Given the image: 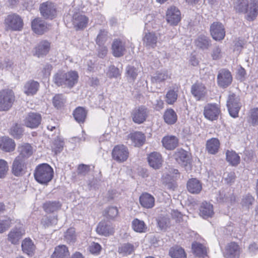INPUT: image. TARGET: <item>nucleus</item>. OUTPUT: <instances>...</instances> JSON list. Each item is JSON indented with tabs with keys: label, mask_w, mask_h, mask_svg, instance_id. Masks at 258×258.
Wrapping results in <instances>:
<instances>
[{
	"label": "nucleus",
	"mask_w": 258,
	"mask_h": 258,
	"mask_svg": "<svg viewBox=\"0 0 258 258\" xmlns=\"http://www.w3.org/2000/svg\"><path fill=\"white\" fill-rule=\"evenodd\" d=\"M9 170L8 162L3 159H0V178H4Z\"/></svg>",
	"instance_id": "59"
},
{
	"label": "nucleus",
	"mask_w": 258,
	"mask_h": 258,
	"mask_svg": "<svg viewBox=\"0 0 258 258\" xmlns=\"http://www.w3.org/2000/svg\"><path fill=\"white\" fill-rule=\"evenodd\" d=\"M50 49V43L47 41H41L36 47L35 53L40 57L46 55Z\"/></svg>",
	"instance_id": "34"
},
{
	"label": "nucleus",
	"mask_w": 258,
	"mask_h": 258,
	"mask_svg": "<svg viewBox=\"0 0 258 258\" xmlns=\"http://www.w3.org/2000/svg\"><path fill=\"white\" fill-rule=\"evenodd\" d=\"M96 231L100 235L108 236L114 233V229L111 223L104 221L98 224Z\"/></svg>",
	"instance_id": "17"
},
{
	"label": "nucleus",
	"mask_w": 258,
	"mask_h": 258,
	"mask_svg": "<svg viewBox=\"0 0 258 258\" xmlns=\"http://www.w3.org/2000/svg\"><path fill=\"white\" fill-rule=\"evenodd\" d=\"M248 253L251 256L258 253V244L255 242L251 243L247 248Z\"/></svg>",
	"instance_id": "62"
},
{
	"label": "nucleus",
	"mask_w": 258,
	"mask_h": 258,
	"mask_svg": "<svg viewBox=\"0 0 258 258\" xmlns=\"http://www.w3.org/2000/svg\"><path fill=\"white\" fill-rule=\"evenodd\" d=\"M220 147V142L217 138H212L207 141L206 149L209 153L215 154L218 152Z\"/></svg>",
	"instance_id": "36"
},
{
	"label": "nucleus",
	"mask_w": 258,
	"mask_h": 258,
	"mask_svg": "<svg viewBox=\"0 0 258 258\" xmlns=\"http://www.w3.org/2000/svg\"><path fill=\"white\" fill-rule=\"evenodd\" d=\"M23 132L21 125L16 123L11 128L10 133L15 139H20L22 136Z\"/></svg>",
	"instance_id": "48"
},
{
	"label": "nucleus",
	"mask_w": 258,
	"mask_h": 258,
	"mask_svg": "<svg viewBox=\"0 0 258 258\" xmlns=\"http://www.w3.org/2000/svg\"><path fill=\"white\" fill-rule=\"evenodd\" d=\"M101 249V247L98 243L92 242L89 247V251L93 254L98 253Z\"/></svg>",
	"instance_id": "64"
},
{
	"label": "nucleus",
	"mask_w": 258,
	"mask_h": 258,
	"mask_svg": "<svg viewBox=\"0 0 258 258\" xmlns=\"http://www.w3.org/2000/svg\"><path fill=\"white\" fill-rule=\"evenodd\" d=\"M118 214V210L116 207H109L104 212L105 216L110 219H114Z\"/></svg>",
	"instance_id": "51"
},
{
	"label": "nucleus",
	"mask_w": 258,
	"mask_h": 258,
	"mask_svg": "<svg viewBox=\"0 0 258 258\" xmlns=\"http://www.w3.org/2000/svg\"><path fill=\"white\" fill-rule=\"evenodd\" d=\"M196 45L198 47L202 49H207L210 45V40L205 36H201L196 41Z\"/></svg>",
	"instance_id": "52"
},
{
	"label": "nucleus",
	"mask_w": 258,
	"mask_h": 258,
	"mask_svg": "<svg viewBox=\"0 0 258 258\" xmlns=\"http://www.w3.org/2000/svg\"><path fill=\"white\" fill-rule=\"evenodd\" d=\"M23 252L29 256H32L35 251V246L30 238H25L21 244Z\"/></svg>",
	"instance_id": "30"
},
{
	"label": "nucleus",
	"mask_w": 258,
	"mask_h": 258,
	"mask_svg": "<svg viewBox=\"0 0 258 258\" xmlns=\"http://www.w3.org/2000/svg\"><path fill=\"white\" fill-rule=\"evenodd\" d=\"M177 94L174 90H169L166 95V101L168 104H173L177 99Z\"/></svg>",
	"instance_id": "54"
},
{
	"label": "nucleus",
	"mask_w": 258,
	"mask_h": 258,
	"mask_svg": "<svg viewBox=\"0 0 258 258\" xmlns=\"http://www.w3.org/2000/svg\"><path fill=\"white\" fill-rule=\"evenodd\" d=\"M173 158L178 164L182 166H187L188 156L187 152L185 151L182 149L178 150L174 154Z\"/></svg>",
	"instance_id": "31"
},
{
	"label": "nucleus",
	"mask_w": 258,
	"mask_h": 258,
	"mask_svg": "<svg viewBox=\"0 0 258 258\" xmlns=\"http://www.w3.org/2000/svg\"><path fill=\"white\" fill-rule=\"evenodd\" d=\"M24 233L18 228L12 229L8 235V240L13 244H17L22 238Z\"/></svg>",
	"instance_id": "29"
},
{
	"label": "nucleus",
	"mask_w": 258,
	"mask_h": 258,
	"mask_svg": "<svg viewBox=\"0 0 258 258\" xmlns=\"http://www.w3.org/2000/svg\"><path fill=\"white\" fill-rule=\"evenodd\" d=\"M253 201L254 198L251 195L248 194L243 197L241 203L243 206L248 207L250 205H252Z\"/></svg>",
	"instance_id": "63"
},
{
	"label": "nucleus",
	"mask_w": 258,
	"mask_h": 258,
	"mask_svg": "<svg viewBox=\"0 0 258 258\" xmlns=\"http://www.w3.org/2000/svg\"><path fill=\"white\" fill-rule=\"evenodd\" d=\"M32 28L33 31L39 35L43 34L49 29L50 26L40 18H36L33 20L31 24Z\"/></svg>",
	"instance_id": "18"
},
{
	"label": "nucleus",
	"mask_w": 258,
	"mask_h": 258,
	"mask_svg": "<svg viewBox=\"0 0 258 258\" xmlns=\"http://www.w3.org/2000/svg\"><path fill=\"white\" fill-rule=\"evenodd\" d=\"M128 154L127 148L123 145L115 146L112 151L113 159L118 162H123L126 161L128 157Z\"/></svg>",
	"instance_id": "8"
},
{
	"label": "nucleus",
	"mask_w": 258,
	"mask_h": 258,
	"mask_svg": "<svg viewBox=\"0 0 258 258\" xmlns=\"http://www.w3.org/2000/svg\"><path fill=\"white\" fill-rule=\"evenodd\" d=\"M36 180L41 183L45 184L51 180L53 176V169L46 163L38 165L34 173Z\"/></svg>",
	"instance_id": "2"
},
{
	"label": "nucleus",
	"mask_w": 258,
	"mask_h": 258,
	"mask_svg": "<svg viewBox=\"0 0 258 258\" xmlns=\"http://www.w3.org/2000/svg\"><path fill=\"white\" fill-rule=\"evenodd\" d=\"M212 38L216 41L223 40L225 36V31L223 24L219 22H214L210 27Z\"/></svg>",
	"instance_id": "11"
},
{
	"label": "nucleus",
	"mask_w": 258,
	"mask_h": 258,
	"mask_svg": "<svg viewBox=\"0 0 258 258\" xmlns=\"http://www.w3.org/2000/svg\"><path fill=\"white\" fill-rule=\"evenodd\" d=\"M126 74L128 79L134 81L138 75L137 70L134 67L128 66L126 69Z\"/></svg>",
	"instance_id": "58"
},
{
	"label": "nucleus",
	"mask_w": 258,
	"mask_h": 258,
	"mask_svg": "<svg viewBox=\"0 0 258 258\" xmlns=\"http://www.w3.org/2000/svg\"><path fill=\"white\" fill-rule=\"evenodd\" d=\"M61 204L58 201H48L43 204V208L47 213H52L60 209Z\"/></svg>",
	"instance_id": "39"
},
{
	"label": "nucleus",
	"mask_w": 258,
	"mask_h": 258,
	"mask_svg": "<svg viewBox=\"0 0 258 258\" xmlns=\"http://www.w3.org/2000/svg\"><path fill=\"white\" fill-rule=\"evenodd\" d=\"M209 248L206 241L195 233V258H209Z\"/></svg>",
	"instance_id": "3"
},
{
	"label": "nucleus",
	"mask_w": 258,
	"mask_h": 258,
	"mask_svg": "<svg viewBox=\"0 0 258 258\" xmlns=\"http://www.w3.org/2000/svg\"><path fill=\"white\" fill-rule=\"evenodd\" d=\"M237 11L246 14L248 20H253L258 14V0H241L236 6Z\"/></svg>",
	"instance_id": "1"
},
{
	"label": "nucleus",
	"mask_w": 258,
	"mask_h": 258,
	"mask_svg": "<svg viewBox=\"0 0 258 258\" xmlns=\"http://www.w3.org/2000/svg\"><path fill=\"white\" fill-rule=\"evenodd\" d=\"M211 57L213 60H218L223 57V52L222 48L219 47H215L211 51Z\"/></svg>",
	"instance_id": "60"
},
{
	"label": "nucleus",
	"mask_w": 258,
	"mask_h": 258,
	"mask_svg": "<svg viewBox=\"0 0 258 258\" xmlns=\"http://www.w3.org/2000/svg\"><path fill=\"white\" fill-rule=\"evenodd\" d=\"M18 151L19 155L17 157L23 159L24 160L30 157L33 153V148L28 143H23L18 147Z\"/></svg>",
	"instance_id": "22"
},
{
	"label": "nucleus",
	"mask_w": 258,
	"mask_h": 258,
	"mask_svg": "<svg viewBox=\"0 0 258 258\" xmlns=\"http://www.w3.org/2000/svg\"><path fill=\"white\" fill-rule=\"evenodd\" d=\"M206 94V88L202 85H198L195 86V97L197 100H202Z\"/></svg>",
	"instance_id": "49"
},
{
	"label": "nucleus",
	"mask_w": 258,
	"mask_h": 258,
	"mask_svg": "<svg viewBox=\"0 0 258 258\" xmlns=\"http://www.w3.org/2000/svg\"><path fill=\"white\" fill-rule=\"evenodd\" d=\"M169 255L172 258H186V255L183 248L180 247H174L170 248Z\"/></svg>",
	"instance_id": "45"
},
{
	"label": "nucleus",
	"mask_w": 258,
	"mask_h": 258,
	"mask_svg": "<svg viewBox=\"0 0 258 258\" xmlns=\"http://www.w3.org/2000/svg\"><path fill=\"white\" fill-rule=\"evenodd\" d=\"M76 234L75 229L70 228L64 233V240L68 243H74L76 240Z\"/></svg>",
	"instance_id": "47"
},
{
	"label": "nucleus",
	"mask_w": 258,
	"mask_h": 258,
	"mask_svg": "<svg viewBox=\"0 0 258 258\" xmlns=\"http://www.w3.org/2000/svg\"><path fill=\"white\" fill-rule=\"evenodd\" d=\"M73 115L77 122L83 123L86 117L87 111L84 108L78 107L74 110Z\"/></svg>",
	"instance_id": "44"
},
{
	"label": "nucleus",
	"mask_w": 258,
	"mask_h": 258,
	"mask_svg": "<svg viewBox=\"0 0 258 258\" xmlns=\"http://www.w3.org/2000/svg\"><path fill=\"white\" fill-rule=\"evenodd\" d=\"M27 165L25 160L16 157L12 166V172L16 176H22L26 173Z\"/></svg>",
	"instance_id": "10"
},
{
	"label": "nucleus",
	"mask_w": 258,
	"mask_h": 258,
	"mask_svg": "<svg viewBox=\"0 0 258 258\" xmlns=\"http://www.w3.org/2000/svg\"><path fill=\"white\" fill-rule=\"evenodd\" d=\"M14 92L8 89L3 90L0 91V110L7 111L13 105L15 101Z\"/></svg>",
	"instance_id": "4"
},
{
	"label": "nucleus",
	"mask_w": 258,
	"mask_h": 258,
	"mask_svg": "<svg viewBox=\"0 0 258 258\" xmlns=\"http://www.w3.org/2000/svg\"><path fill=\"white\" fill-rule=\"evenodd\" d=\"M39 10L42 16L46 19L52 20L56 16V6L50 1L40 4Z\"/></svg>",
	"instance_id": "5"
},
{
	"label": "nucleus",
	"mask_w": 258,
	"mask_h": 258,
	"mask_svg": "<svg viewBox=\"0 0 258 258\" xmlns=\"http://www.w3.org/2000/svg\"><path fill=\"white\" fill-rule=\"evenodd\" d=\"M41 121V116L40 114L35 112H30L24 119L25 125L30 128L37 127Z\"/></svg>",
	"instance_id": "16"
},
{
	"label": "nucleus",
	"mask_w": 258,
	"mask_h": 258,
	"mask_svg": "<svg viewBox=\"0 0 258 258\" xmlns=\"http://www.w3.org/2000/svg\"><path fill=\"white\" fill-rule=\"evenodd\" d=\"M226 159L232 165L235 166L240 162V157L234 151H227L226 152Z\"/></svg>",
	"instance_id": "46"
},
{
	"label": "nucleus",
	"mask_w": 258,
	"mask_h": 258,
	"mask_svg": "<svg viewBox=\"0 0 258 258\" xmlns=\"http://www.w3.org/2000/svg\"><path fill=\"white\" fill-rule=\"evenodd\" d=\"M163 118L165 122L168 124H173L176 122L177 116L172 109H168L164 112Z\"/></svg>",
	"instance_id": "38"
},
{
	"label": "nucleus",
	"mask_w": 258,
	"mask_h": 258,
	"mask_svg": "<svg viewBox=\"0 0 258 258\" xmlns=\"http://www.w3.org/2000/svg\"><path fill=\"white\" fill-rule=\"evenodd\" d=\"M158 226L161 230H166L170 226L169 218L167 216L161 215L156 219Z\"/></svg>",
	"instance_id": "43"
},
{
	"label": "nucleus",
	"mask_w": 258,
	"mask_h": 258,
	"mask_svg": "<svg viewBox=\"0 0 258 258\" xmlns=\"http://www.w3.org/2000/svg\"><path fill=\"white\" fill-rule=\"evenodd\" d=\"M107 74L109 78H117L120 75V72L117 68L111 66L109 68Z\"/></svg>",
	"instance_id": "61"
},
{
	"label": "nucleus",
	"mask_w": 258,
	"mask_h": 258,
	"mask_svg": "<svg viewBox=\"0 0 258 258\" xmlns=\"http://www.w3.org/2000/svg\"><path fill=\"white\" fill-rule=\"evenodd\" d=\"M148 161L150 166L154 169H159L162 165L161 155L157 152L150 153L148 157Z\"/></svg>",
	"instance_id": "24"
},
{
	"label": "nucleus",
	"mask_w": 258,
	"mask_h": 258,
	"mask_svg": "<svg viewBox=\"0 0 258 258\" xmlns=\"http://www.w3.org/2000/svg\"><path fill=\"white\" fill-rule=\"evenodd\" d=\"M72 22L76 30H82L87 27L88 18L85 15L76 13L73 16Z\"/></svg>",
	"instance_id": "15"
},
{
	"label": "nucleus",
	"mask_w": 258,
	"mask_h": 258,
	"mask_svg": "<svg viewBox=\"0 0 258 258\" xmlns=\"http://www.w3.org/2000/svg\"><path fill=\"white\" fill-rule=\"evenodd\" d=\"M240 253L241 249L238 244L231 242L226 245L224 255L226 258H239Z\"/></svg>",
	"instance_id": "14"
},
{
	"label": "nucleus",
	"mask_w": 258,
	"mask_h": 258,
	"mask_svg": "<svg viewBox=\"0 0 258 258\" xmlns=\"http://www.w3.org/2000/svg\"><path fill=\"white\" fill-rule=\"evenodd\" d=\"M147 115V109L143 106L135 108L131 113L133 121L138 124L144 122L146 119Z\"/></svg>",
	"instance_id": "12"
},
{
	"label": "nucleus",
	"mask_w": 258,
	"mask_h": 258,
	"mask_svg": "<svg viewBox=\"0 0 258 258\" xmlns=\"http://www.w3.org/2000/svg\"><path fill=\"white\" fill-rule=\"evenodd\" d=\"M129 138L134 143L135 146L140 147L144 143L145 136L141 132H137L129 135Z\"/></svg>",
	"instance_id": "37"
},
{
	"label": "nucleus",
	"mask_w": 258,
	"mask_h": 258,
	"mask_svg": "<svg viewBox=\"0 0 258 258\" xmlns=\"http://www.w3.org/2000/svg\"><path fill=\"white\" fill-rule=\"evenodd\" d=\"M171 74L167 71L157 72L151 78L153 83H160L170 79Z\"/></svg>",
	"instance_id": "35"
},
{
	"label": "nucleus",
	"mask_w": 258,
	"mask_h": 258,
	"mask_svg": "<svg viewBox=\"0 0 258 258\" xmlns=\"http://www.w3.org/2000/svg\"><path fill=\"white\" fill-rule=\"evenodd\" d=\"M132 228L137 232L143 233L146 231L147 227L145 222L138 219H135L132 222Z\"/></svg>",
	"instance_id": "41"
},
{
	"label": "nucleus",
	"mask_w": 258,
	"mask_h": 258,
	"mask_svg": "<svg viewBox=\"0 0 258 258\" xmlns=\"http://www.w3.org/2000/svg\"><path fill=\"white\" fill-rule=\"evenodd\" d=\"M239 98L234 94L230 95L227 101V106L230 115L235 118L238 116L241 107Z\"/></svg>",
	"instance_id": "7"
},
{
	"label": "nucleus",
	"mask_w": 258,
	"mask_h": 258,
	"mask_svg": "<svg viewBox=\"0 0 258 258\" xmlns=\"http://www.w3.org/2000/svg\"><path fill=\"white\" fill-rule=\"evenodd\" d=\"M200 215L205 219L213 217L214 214L213 205L207 202H203L199 208Z\"/></svg>",
	"instance_id": "21"
},
{
	"label": "nucleus",
	"mask_w": 258,
	"mask_h": 258,
	"mask_svg": "<svg viewBox=\"0 0 258 258\" xmlns=\"http://www.w3.org/2000/svg\"><path fill=\"white\" fill-rule=\"evenodd\" d=\"M66 99L62 95H56L53 97V103L57 108L61 107L64 104Z\"/></svg>",
	"instance_id": "56"
},
{
	"label": "nucleus",
	"mask_w": 258,
	"mask_h": 258,
	"mask_svg": "<svg viewBox=\"0 0 258 258\" xmlns=\"http://www.w3.org/2000/svg\"><path fill=\"white\" fill-rule=\"evenodd\" d=\"M248 121L253 125L258 124V108H254L250 110Z\"/></svg>",
	"instance_id": "53"
},
{
	"label": "nucleus",
	"mask_w": 258,
	"mask_h": 258,
	"mask_svg": "<svg viewBox=\"0 0 258 258\" xmlns=\"http://www.w3.org/2000/svg\"><path fill=\"white\" fill-rule=\"evenodd\" d=\"M66 72L62 71H58L54 74L53 77L54 83L57 86L66 87Z\"/></svg>",
	"instance_id": "40"
},
{
	"label": "nucleus",
	"mask_w": 258,
	"mask_h": 258,
	"mask_svg": "<svg viewBox=\"0 0 258 258\" xmlns=\"http://www.w3.org/2000/svg\"><path fill=\"white\" fill-rule=\"evenodd\" d=\"M135 251V246L130 243H126L121 244L118 249L119 254L123 256L132 254Z\"/></svg>",
	"instance_id": "42"
},
{
	"label": "nucleus",
	"mask_w": 258,
	"mask_h": 258,
	"mask_svg": "<svg viewBox=\"0 0 258 258\" xmlns=\"http://www.w3.org/2000/svg\"><path fill=\"white\" fill-rule=\"evenodd\" d=\"M11 224V219L10 218L6 217L3 220H0V233L7 230L10 227Z\"/></svg>",
	"instance_id": "57"
},
{
	"label": "nucleus",
	"mask_w": 258,
	"mask_h": 258,
	"mask_svg": "<svg viewBox=\"0 0 258 258\" xmlns=\"http://www.w3.org/2000/svg\"><path fill=\"white\" fill-rule=\"evenodd\" d=\"M108 39V32L105 29H100L96 39L97 45L104 44Z\"/></svg>",
	"instance_id": "50"
},
{
	"label": "nucleus",
	"mask_w": 258,
	"mask_h": 258,
	"mask_svg": "<svg viewBox=\"0 0 258 258\" xmlns=\"http://www.w3.org/2000/svg\"><path fill=\"white\" fill-rule=\"evenodd\" d=\"M63 147V141L61 139L57 138L54 140L52 146V149L56 154L57 152H60L62 150Z\"/></svg>",
	"instance_id": "55"
},
{
	"label": "nucleus",
	"mask_w": 258,
	"mask_h": 258,
	"mask_svg": "<svg viewBox=\"0 0 258 258\" xmlns=\"http://www.w3.org/2000/svg\"><path fill=\"white\" fill-rule=\"evenodd\" d=\"M66 87L68 88H72L78 80V74L76 71H70L66 73Z\"/></svg>",
	"instance_id": "33"
},
{
	"label": "nucleus",
	"mask_w": 258,
	"mask_h": 258,
	"mask_svg": "<svg viewBox=\"0 0 258 258\" xmlns=\"http://www.w3.org/2000/svg\"><path fill=\"white\" fill-rule=\"evenodd\" d=\"M16 144L14 140L8 137L0 138V149L6 152H11L15 149Z\"/></svg>",
	"instance_id": "26"
},
{
	"label": "nucleus",
	"mask_w": 258,
	"mask_h": 258,
	"mask_svg": "<svg viewBox=\"0 0 258 258\" xmlns=\"http://www.w3.org/2000/svg\"><path fill=\"white\" fill-rule=\"evenodd\" d=\"M219 112V108L216 104H209L204 108V115L206 118L210 120L216 119Z\"/></svg>",
	"instance_id": "19"
},
{
	"label": "nucleus",
	"mask_w": 258,
	"mask_h": 258,
	"mask_svg": "<svg viewBox=\"0 0 258 258\" xmlns=\"http://www.w3.org/2000/svg\"><path fill=\"white\" fill-rule=\"evenodd\" d=\"M232 77L229 71L227 69L221 70L217 76V84L221 88H225L232 83Z\"/></svg>",
	"instance_id": "9"
},
{
	"label": "nucleus",
	"mask_w": 258,
	"mask_h": 258,
	"mask_svg": "<svg viewBox=\"0 0 258 258\" xmlns=\"http://www.w3.org/2000/svg\"><path fill=\"white\" fill-rule=\"evenodd\" d=\"M158 37L154 32L146 33L143 41L144 45L148 48H154L157 45Z\"/></svg>",
	"instance_id": "23"
},
{
	"label": "nucleus",
	"mask_w": 258,
	"mask_h": 258,
	"mask_svg": "<svg viewBox=\"0 0 258 258\" xmlns=\"http://www.w3.org/2000/svg\"><path fill=\"white\" fill-rule=\"evenodd\" d=\"M179 10L175 7H171L166 12V20L171 25H176L180 21Z\"/></svg>",
	"instance_id": "13"
},
{
	"label": "nucleus",
	"mask_w": 258,
	"mask_h": 258,
	"mask_svg": "<svg viewBox=\"0 0 258 258\" xmlns=\"http://www.w3.org/2000/svg\"><path fill=\"white\" fill-rule=\"evenodd\" d=\"M111 49L113 55L117 57L122 56L126 50L124 43L117 39L113 41Z\"/></svg>",
	"instance_id": "20"
},
{
	"label": "nucleus",
	"mask_w": 258,
	"mask_h": 258,
	"mask_svg": "<svg viewBox=\"0 0 258 258\" xmlns=\"http://www.w3.org/2000/svg\"><path fill=\"white\" fill-rule=\"evenodd\" d=\"M69 256L70 252L67 246L65 245H59L55 247L51 258H68Z\"/></svg>",
	"instance_id": "27"
},
{
	"label": "nucleus",
	"mask_w": 258,
	"mask_h": 258,
	"mask_svg": "<svg viewBox=\"0 0 258 258\" xmlns=\"http://www.w3.org/2000/svg\"><path fill=\"white\" fill-rule=\"evenodd\" d=\"M39 87L38 82L33 80L28 81L24 87V93L27 95H33L37 92Z\"/></svg>",
	"instance_id": "32"
},
{
	"label": "nucleus",
	"mask_w": 258,
	"mask_h": 258,
	"mask_svg": "<svg viewBox=\"0 0 258 258\" xmlns=\"http://www.w3.org/2000/svg\"><path fill=\"white\" fill-rule=\"evenodd\" d=\"M140 203L144 208L150 209L154 206L155 199L150 194L145 193L140 196Z\"/></svg>",
	"instance_id": "28"
},
{
	"label": "nucleus",
	"mask_w": 258,
	"mask_h": 258,
	"mask_svg": "<svg viewBox=\"0 0 258 258\" xmlns=\"http://www.w3.org/2000/svg\"><path fill=\"white\" fill-rule=\"evenodd\" d=\"M5 24L7 30L13 31L20 30L23 26V20L16 14L8 15L5 19Z\"/></svg>",
	"instance_id": "6"
},
{
	"label": "nucleus",
	"mask_w": 258,
	"mask_h": 258,
	"mask_svg": "<svg viewBox=\"0 0 258 258\" xmlns=\"http://www.w3.org/2000/svg\"><path fill=\"white\" fill-rule=\"evenodd\" d=\"M178 138L172 135H168L164 137L162 140L163 147L167 150H173L178 145Z\"/></svg>",
	"instance_id": "25"
}]
</instances>
